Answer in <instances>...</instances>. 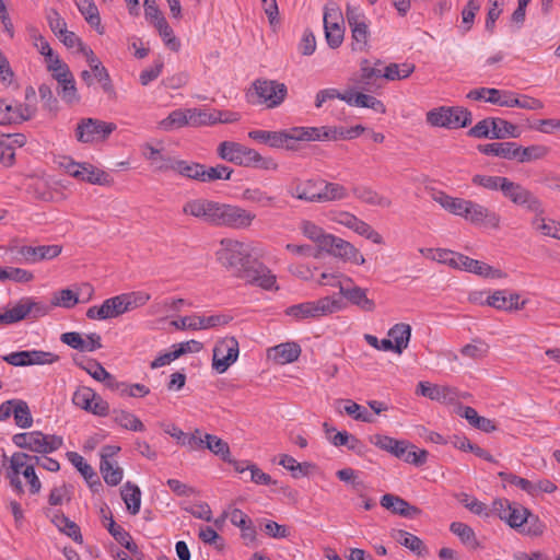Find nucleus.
Wrapping results in <instances>:
<instances>
[{
	"label": "nucleus",
	"mask_w": 560,
	"mask_h": 560,
	"mask_svg": "<svg viewBox=\"0 0 560 560\" xmlns=\"http://www.w3.org/2000/svg\"><path fill=\"white\" fill-rule=\"evenodd\" d=\"M217 252L219 262L232 275L248 284L270 290L276 284V276L265 265L252 260V246L233 238H223Z\"/></svg>",
	"instance_id": "1"
},
{
	"label": "nucleus",
	"mask_w": 560,
	"mask_h": 560,
	"mask_svg": "<svg viewBox=\"0 0 560 560\" xmlns=\"http://www.w3.org/2000/svg\"><path fill=\"white\" fill-rule=\"evenodd\" d=\"M471 183L487 190L500 191L503 198L526 211H540V198L523 184L509 177L476 174Z\"/></svg>",
	"instance_id": "2"
},
{
	"label": "nucleus",
	"mask_w": 560,
	"mask_h": 560,
	"mask_svg": "<svg viewBox=\"0 0 560 560\" xmlns=\"http://www.w3.org/2000/svg\"><path fill=\"white\" fill-rule=\"evenodd\" d=\"M220 159L243 167L277 171L279 164L270 156H262L256 150L234 141H223L217 148Z\"/></svg>",
	"instance_id": "3"
},
{
	"label": "nucleus",
	"mask_w": 560,
	"mask_h": 560,
	"mask_svg": "<svg viewBox=\"0 0 560 560\" xmlns=\"http://www.w3.org/2000/svg\"><path fill=\"white\" fill-rule=\"evenodd\" d=\"M288 96V88L277 80L256 79L247 91V101L252 104L266 105L267 108L280 106Z\"/></svg>",
	"instance_id": "4"
},
{
	"label": "nucleus",
	"mask_w": 560,
	"mask_h": 560,
	"mask_svg": "<svg viewBox=\"0 0 560 560\" xmlns=\"http://www.w3.org/2000/svg\"><path fill=\"white\" fill-rule=\"evenodd\" d=\"M342 306L343 302L341 299L325 296L316 301L291 305L285 310V314L298 320L317 318L338 312Z\"/></svg>",
	"instance_id": "5"
},
{
	"label": "nucleus",
	"mask_w": 560,
	"mask_h": 560,
	"mask_svg": "<svg viewBox=\"0 0 560 560\" xmlns=\"http://www.w3.org/2000/svg\"><path fill=\"white\" fill-rule=\"evenodd\" d=\"M12 441L20 448L39 454H50L63 444L61 436L44 434L42 431L18 433L13 435Z\"/></svg>",
	"instance_id": "6"
},
{
	"label": "nucleus",
	"mask_w": 560,
	"mask_h": 560,
	"mask_svg": "<svg viewBox=\"0 0 560 560\" xmlns=\"http://www.w3.org/2000/svg\"><path fill=\"white\" fill-rule=\"evenodd\" d=\"M427 121L434 127L458 129L471 124V113L460 106H441L427 113Z\"/></svg>",
	"instance_id": "7"
},
{
	"label": "nucleus",
	"mask_w": 560,
	"mask_h": 560,
	"mask_svg": "<svg viewBox=\"0 0 560 560\" xmlns=\"http://www.w3.org/2000/svg\"><path fill=\"white\" fill-rule=\"evenodd\" d=\"M213 225L234 230H246L256 219V214L234 205L218 202Z\"/></svg>",
	"instance_id": "8"
},
{
	"label": "nucleus",
	"mask_w": 560,
	"mask_h": 560,
	"mask_svg": "<svg viewBox=\"0 0 560 560\" xmlns=\"http://www.w3.org/2000/svg\"><path fill=\"white\" fill-rule=\"evenodd\" d=\"M346 19L351 30V49L353 51L369 50L370 30L364 12L359 7L348 4L346 8Z\"/></svg>",
	"instance_id": "9"
},
{
	"label": "nucleus",
	"mask_w": 560,
	"mask_h": 560,
	"mask_svg": "<svg viewBox=\"0 0 560 560\" xmlns=\"http://www.w3.org/2000/svg\"><path fill=\"white\" fill-rule=\"evenodd\" d=\"M114 122L96 118H82L75 128V139L81 143H93L106 140L116 130Z\"/></svg>",
	"instance_id": "10"
},
{
	"label": "nucleus",
	"mask_w": 560,
	"mask_h": 560,
	"mask_svg": "<svg viewBox=\"0 0 560 560\" xmlns=\"http://www.w3.org/2000/svg\"><path fill=\"white\" fill-rule=\"evenodd\" d=\"M75 407L98 417L109 415V405L91 387L79 386L72 395Z\"/></svg>",
	"instance_id": "11"
},
{
	"label": "nucleus",
	"mask_w": 560,
	"mask_h": 560,
	"mask_svg": "<svg viewBox=\"0 0 560 560\" xmlns=\"http://www.w3.org/2000/svg\"><path fill=\"white\" fill-rule=\"evenodd\" d=\"M40 457L22 452L14 453L10 458V468L20 475V468H24L22 475L30 483L31 493H38L42 483L35 472V465L39 464Z\"/></svg>",
	"instance_id": "12"
},
{
	"label": "nucleus",
	"mask_w": 560,
	"mask_h": 560,
	"mask_svg": "<svg viewBox=\"0 0 560 560\" xmlns=\"http://www.w3.org/2000/svg\"><path fill=\"white\" fill-rule=\"evenodd\" d=\"M238 357V342L235 338H225L213 348L212 368L220 374L224 373Z\"/></svg>",
	"instance_id": "13"
},
{
	"label": "nucleus",
	"mask_w": 560,
	"mask_h": 560,
	"mask_svg": "<svg viewBox=\"0 0 560 560\" xmlns=\"http://www.w3.org/2000/svg\"><path fill=\"white\" fill-rule=\"evenodd\" d=\"M11 254L16 253L20 255V260L25 264H36L42 260H50L58 257L62 252V246L39 245V246H12L9 247Z\"/></svg>",
	"instance_id": "14"
},
{
	"label": "nucleus",
	"mask_w": 560,
	"mask_h": 560,
	"mask_svg": "<svg viewBox=\"0 0 560 560\" xmlns=\"http://www.w3.org/2000/svg\"><path fill=\"white\" fill-rule=\"evenodd\" d=\"M492 512L511 527L517 528L527 521L528 510L518 503H512L508 499H495L492 502Z\"/></svg>",
	"instance_id": "15"
},
{
	"label": "nucleus",
	"mask_w": 560,
	"mask_h": 560,
	"mask_svg": "<svg viewBox=\"0 0 560 560\" xmlns=\"http://www.w3.org/2000/svg\"><path fill=\"white\" fill-rule=\"evenodd\" d=\"M65 167L70 176L90 184L109 185L112 182L109 175L106 172L97 170L88 163L80 164L70 161L68 164H66Z\"/></svg>",
	"instance_id": "16"
},
{
	"label": "nucleus",
	"mask_w": 560,
	"mask_h": 560,
	"mask_svg": "<svg viewBox=\"0 0 560 560\" xmlns=\"http://www.w3.org/2000/svg\"><path fill=\"white\" fill-rule=\"evenodd\" d=\"M450 266L453 268H457L460 270H465L468 272H472L478 276H482L486 278H502L503 273L499 269H494L488 264L472 259L463 254L456 253V256H453V260H450Z\"/></svg>",
	"instance_id": "17"
},
{
	"label": "nucleus",
	"mask_w": 560,
	"mask_h": 560,
	"mask_svg": "<svg viewBox=\"0 0 560 560\" xmlns=\"http://www.w3.org/2000/svg\"><path fill=\"white\" fill-rule=\"evenodd\" d=\"M320 252H326L329 255L343 260H351L359 265H362L365 261L364 257L359 255L358 250L351 243L332 234H330L328 240L324 243Z\"/></svg>",
	"instance_id": "18"
},
{
	"label": "nucleus",
	"mask_w": 560,
	"mask_h": 560,
	"mask_svg": "<svg viewBox=\"0 0 560 560\" xmlns=\"http://www.w3.org/2000/svg\"><path fill=\"white\" fill-rule=\"evenodd\" d=\"M416 394L442 404H454L460 398L457 388L446 385H436L429 382H420Z\"/></svg>",
	"instance_id": "19"
},
{
	"label": "nucleus",
	"mask_w": 560,
	"mask_h": 560,
	"mask_svg": "<svg viewBox=\"0 0 560 560\" xmlns=\"http://www.w3.org/2000/svg\"><path fill=\"white\" fill-rule=\"evenodd\" d=\"M463 218L472 224H486L492 229L500 228V215L487 207L468 200Z\"/></svg>",
	"instance_id": "20"
},
{
	"label": "nucleus",
	"mask_w": 560,
	"mask_h": 560,
	"mask_svg": "<svg viewBox=\"0 0 560 560\" xmlns=\"http://www.w3.org/2000/svg\"><path fill=\"white\" fill-rule=\"evenodd\" d=\"M341 13L336 8H326L324 12V30L327 44L330 48H338L345 36V28L339 23Z\"/></svg>",
	"instance_id": "21"
},
{
	"label": "nucleus",
	"mask_w": 560,
	"mask_h": 560,
	"mask_svg": "<svg viewBox=\"0 0 560 560\" xmlns=\"http://www.w3.org/2000/svg\"><path fill=\"white\" fill-rule=\"evenodd\" d=\"M229 318L225 315H211L208 317L192 315L184 316L177 320H173L171 324L179 330L190 329L200 330L217 327L219 325L228 324Z\"/></svg>",
	"instance_id": "22"
},
{
	"label": "nucleus",
	"mask_w": 560,
	"mask_h": 560,
	"mask_svg": "<svg viewBox=\"0 0 560 560\" xmlns=\"http://www.w3.org/2000/svg\"><path fill=\"white\" fill-rule=\"evenodd\" d=\"M318 188L319 179H301L295 177L288 185L287 192L292 198L303 200L306 202L318 203Z\"/></svg>",
	"instance_id": "23"
},
{
	"label": "nucleus",
	"mask_w": 560,
	"mask_h": 560,
	"mask_svg": "<svg viewBox=\"0 0 560 560\" xmlns=\"http://www.w3.org/2000/svg\"><path fill=\"white\" fill-rule=\"evenodd\" d=\"M122 314L125 311L119 295L106 299L102 305L91 306L86 311V317L96 320L116 318Z\"/></svg>",
	"instance_id": "24"
},
{
	"label": "nucleus",
	"mask_w": 560,
	"mask_h": 560,
	"mask_svg": "<svg viewBox=\"0 0 560 560\" xmlns=\"http://www.w3.org/2000/svg\"><path fill=\"white\" fill-rule=\"evenodd\" d=\"M60 340L81 352H93L102 348V338L96 332L88 335L85 339L77 331L65 332L61 335Z\"/></svg>",
	"instance_id": "25"
},
{
	"label": "nucleus",
	"mask_w": 560,
	"mask_h": 560,
	"mask_svg": "<svg viewBox=\"0 0 560 560\" xmlns=\"http://www.w3.org/2000/svg\"><path fill=\"white\" fill-rule=\"evenodd\" d=\"M218 202L207 199H191L183 206V213L202 219L213 225Z\"/></svg>",
	"instance_id": "26"
},
{
	"label": "nucleus",
	"mask_w": 560,
	"mask_h": 560,
	"mask_svg": "<svg viewBox=\"0 0 560 560\" xmlns=\"http://www.w3.org/2000/svg\"><path fill=\"white\" fill-rule=\"evenodd\" d=\"M381 505L404 517L415 518L421 514V510L415 505H411L405 499L395 494H384L381 498Z\"/></svg>",
	"instance_id": "27"
},
{
	"label": "nucleus",
	"mask_w": 560,
	"mask_h": 560,
	"mask_svg": "<svg viewBox=\"0 0 560 560\" xmlns=\"http://www.w3.org/2000/svg\"><path fill=\"white\" fill-rule=\"evenodd\" d=\"M145 159L150 162L154 172L165 173L174 171L176 158L165 153L163 150L155 149L152 145L147 144L144 151Z\"/></svg>",
	"instance_id": "28"
},
{
	"label": "nucleus",
	"mask_w": 560,
	"mask_h": 560,
	"mask_svg": "<svg viewBox=\"0 0 560 560\" xmlns=\"http://www.w3.org/2000/svg\"><path fill=\"white\" fill-rule=\"evenodd\" d=\"M486 305L511 312L523 308L524 302L520 303V295L516 293L508 295L505 290H497L487 298Z\"/></svg>",
	"instance_id": "29"
},
{
	"label": "nucleus",
	"mask_w": 560,
	"mask_h": 560,
	"mask_svg": "<svg viewBox=\"0 0 560 560\" xmlns=\"http://www.w3.org/2000/svg\"><path fill=\"white\" fill-rule=\"evenodd\" d=\"M340 294L365 312H372L375 308V303L366 296V290L354 285L353 282L341 285Z\"/></svg>",
	"instance_id": "30"
},
{
	"label": "nucleus",
	"mask_w": 560,
	"mask_h": 560,
	"mask_svg": "<svg viewBox=\"0 0 560 560\" xmlns=\"http://www.w3.org/2000/svg\"><path fill=\"white\" fill-rule=\"evenodd\" d=\"M301 354V347L296 342H284L268 350V357L278 364H288L296 361Z\"/></svg>",
	"instance_id": "31"
},
{
	"label": "nucleus",
	"mask_w": 560,
	"mask_h": 560,
	"mask_svg": "<svg viewBox=\"0 0 560 560\" xmlns=\"http://www.w3.org/2000/svg\"><path fill=\"white\" fill-rule=\"evenodd\" d=\"M248 137L254 141L268 144L275 149H283L284 142L290 139L289 130L269 131L256 129L249 131Z\"/></svg>",
	"instance_id": "32"
},
{
	"label": "nucleus",
	"mask_w": 560,
	"mask_h": 560,
	"mask_svg": "<svg viewBox=\"0 0 560 560\" xmlns=\"http://www.w3.org/2000/svg\"><path fill=\"white\" fill-rule=\"evenodd\" d=\"M534 213V218L530 221L532 226L541 233L545 236H550L557 240H560V223L551 220L545 219L542 215L545 213L544 203L540 200V211H530Z\"/></svg>",
	"instance_id": "33"
},
{
	"label": "nucleus",
	"mask_w": 560,
	"mask_h": 560,
	"mask_svg": "<svg viewBox=\"0 0 560 560\" xmlns=\"http://www.w3.org/2000/svg\"><path fill=\"white\" fill-rule=\"evenodd\" d=\"M318 203L340 201L349 197L348 189L338 183L319 179Z\"/></svg>",
	"instance_id": "34"
},
{
	"label": "nucleus",
	"mask_w": 560,
	"mask_h": 560,
	"mask_svg": "<svg viewBox=\"0 0 560 560\" xmlns=\"http://www.w3.org/2000/svg\"><path fill=\"white\" fill-rule=\"evenodd\" d=\"M353 196L370 206H377L381 208H389L392 200L383 195H380L373 188L366 185H355L352 187Z\"/></svg>",
	"instance_id": "35"
},
{
	"label": "nucleus",
	"mask_w": 560,
	"mask_h": 560,
	"mask_svg": "<svg viewBox=\"0 0 560 560\" xmlns=\"http://www.w3.org/2000/svg\"><path fill=\"white\" fill-rule=\"evenodd\" d=\"M478 150L486 155L514 160L515 150H518V144L515 142H492L487 144H479Z\"/></svg>",
	"instance_id": "36"
},
{
	"label": "nucleus",
	"mask_w": 560,
	"mask_h": 560,
	"mask_svg": "<svg viewBox=\"0 0 560 560\" xmlns=\"http://www.w3.org/2000/svg\"><path fill=\"white\" fill-rule=\"evenodd\" d=\"M75 5L84 16L86 23L90 24V26H92L98 34H103L105 30L102 25L96 4L92 0H75Z\"/></svg>",
	"instance_id": "37"
},
{
	"label": "nucleus",
	"mask_w": 560,
	"mask_h": 560,
	"mask_svg": "<svg viewBox=\"0 0 560 560\" xmlns=\"http://www.w3.org/2000/svg\"><path fill=\"white\" fill-rule=\"evenodd\" d=\"M433 200L438 202L443 209L454 215L463 218L465 207L468 200L463 198L452 197L443 191L434 192L432 196Z\"/></svg>",
	"instance_id": "38"
},
{
	"label": "nucleus",
	"mask_w": 560,
	"mask_h": 560,
	"mask_svg": "<svg viewBox=\"0 0 560 560\" xmlns=\"http://www.w3.org/2000/svg\"><path fill=\"white\" fill-rule=\"evenodd\" d=\"M459 416L465 418L470 425L483 432L489 433L497 429L493 420L479 416L476 409L472 407H460Z\"/></svg>",
	"instance_id": "39"
},
{
	"label": "nucleus",
	"mask_w": 560,
	"mask_h": 560,
	"mask_svg": "<svg viewBox=\"0 0 560 560\" xmlns=\"http://www.w3.org/2000/svg\"><path fill=\"white\" fill-rule=\"evenodd\" d=\"M388 337L396 347V353L401 354L408 348L411 337V326L409 324L399 323L388 330Z\"/></svg>",
	"instance_id": "40"
},
{
	"label": "nucleus",
	"mask_w": 560,
	"mask_h": 560,
	"mask_svg": "<svg viewBox=\"0 0 560 560\" xmlns=\"http://www.w3.org/2000/svg\"><path fill=\"white\" fill-rule=\"evenodd\" d=\"M120 493L128 512L132 515L138 514L141 505L140 488L128 481L121 487Z\"/></svg>",
	"instance_id": "41"
},
{
	"label": "nucleus",
	"mask_w": 560,
	"mask_h": 560,
	"mask_svg": "<svg viewBox=\"0 0 560 560\" xmlns=\"http://www.w3.org/2000/svg\"><path fill=\"white\" fill-rule=\"evenodd\" d=\"M113 420L121 428L133 431L142 432L145 430L143 422L133 413L126 410H113Z\"/></svg>",
	"instance_id": "42"
},
{
	"label": "nucleus",
	"mask_w": 560,
	"mask_h": 560,
	"mask_svg": "<svg viewBox=\"0 0 560 560\" xmlns=\"http://www.w3.org/2000/svg\"><path fill=\"white\" fill-rule=\"evenodd\" d=\"M57 82L59 85L58 95L65 103L72 105L79 102L80 97L71 72L67 77L58 79Z\"/></svg>",
	"instance_id": "43"
},
{
	"label": "nucleus",
	"mask_w": 560,
	"mask_h": 560,
	"mask_svg": "<svg viewBox=\"0 0 560 560\" xmlns=\"http://www.w3.org/2000/svg\"><path fill=\"white\" fill-rule=\"evenodd\" d=\"M390 535L396 541H398L400 545L408 548L412 552L417 553L418 556H421L422 552L425 550L423 541L419 537L406 530L393 529Z\"/></svg>",
	"instance_id": "44"
},
{
	"label": "nucleus",
	"mask_w": 560,
	"mask_h": 560,
	"mask_svg": "<svg viewBox=\"0 0 560 560\" xmlns=\"http://www.w3.org/2000/svg\"><path fill=\"white\" fill-rule=\"evenodd\" d=\"M302 234L314 242L317 245L318 252L324 246V243L328 240L329 233H326L319 225L312 221L303 220L300 224Z\"/></svg>",
	"instance_id": "45"
},
{
	"label": "nucleus",
	"mask_w": 560,
	"mask_h": 560,
	"mask_svg": "<svg viewBox=\"0 0 560 560\" xmlns=\"http://www.w3.org/2000/svg\"><path fill=\"white\" fill-rule=\"evenodd\" d=\"M549 153V149L541 144H533L526 148L518 145L515 150V159L520 163H529L533 161L541 160Z\"/></svg>",
	"instance_id": "46"
},
{
	"label": "nucleus",
	"mask_w": 560,
	"mask_h": 560,
	"mask_svg": "<svg viewBox=\"0 0 560 560\" xmlns=\"http://www.w3.org/2000/svg\"><path fill=\"white\" fill-rule=\"evenodd\" d=\"M383 73L384 71L380 68L371 66L368 59H363L360 65L359 83L362 84L364 89L376 85L380 80L384 79Z\"/></svg>",
	"instance_id": "47"
},
{
	"label": "nucleus",
	"mask_w": 560,
	"mask_h": 560,
	"mask_svg": "<svg viewBox=\"0 0 560 560\" xmlns=\"http://www.w3.org/2000/svg\"><path fill=\"white\" fill-rule=\"evenodd\" d=\"M185 126H188L187 109H175L159 122V128L163 131H173Z\"/></svg>",
	"instance_id": "48"
},
{
	"label": "nucleus",
	"mask_w": 560,
	"mask_h": 560,
	"mask_svg": "<svg viewBox=\"0 0 560 560\" xmlns=\"http://www.w3.org/2000/svg\"><path fill=\"white\" fill-rule=\"evenodd\" d=\"M173 172L186 178L201 182V177L203 176V164L177 159Z\"/></svg>",
	"instance_id": "49"
},
{
	"label": "nucleus",
	"mask_w": 560,
	"mask_h": 560,
	"mask_svg": "<svg viewBox=\"0 0 560 560\" xmlns=\"http://www.w3.org/2000/svg\"><path fill=\"white\" fill-rule=\"evenodd\" d=\"M206 448L214 455L220 456L224 462H232L230 458L231 453L229 444L217 435L209 433L205 434V450Z\"/></svg>",
	"instance_id": "50"
},
{
	"label": "nucleus",
	"mask_w": 560,
	"mask_h": 560,
	"mask_svg": "<svg viewBox=\"0 0 560 560\" xmlns=\"http://www.w3.org/2000/svg\"><path fill=\"white\" fill-rule=\"evenodd\" d=\"M450 530L456 535L463 544L476 549L479 547L474 529L465 523L453 522L450 526Z\"/></svg>",
	"instance_id": "51"
},
{
	"label": "nucleus",
	"mask_w": 560,
	"mask_h": 560,
	"mask_svg": "<svg viewBox=\"0 0 560 560\" xmlns=\"http://www.w3.org/2000/svg\"><path fill=\"white\" fill-rule=\"evenodd\" d=\"M188 126L200 127L215 124L214 109L187 108Z\"/></svg>",
	"instance_id": "52"
},
{
	"label": "nucleus",
	"mask_w": 560,
	"mask_h": 560,
	"mask_svg": "<svg viewBox=\"0 0 560 560\" xmlns=\"http://www.w3.org/2000/svg\"><path fill=\"white\" fill-rule=\"evenodd\" d=\"M100 470L104 481L109 486H117L122 480L124 470L116 463L110 460H101Z\"/></svg>",
	"instance_id": "53"
},
{
	"label": "nucleus",
	"mask_w": 560,
	"mask_h": 560,
	"mask_svg": "<svg viewBox=\"0 0 560 560\" xmlns=\"http://www.w3.org/2000/svg\"><path fill=\"white\" fill-rule=\"evenodd\" d=\"M125 313L133 311L138 307L145 305L151 295L143 291H136L130 293L119 294Z\"/></svg>",
	"instance_id": "54"
},
{
	"label": "nucleus",
	"mask_w": 560,
	"mask_h": 560,
	"mask_svg": "<svg viewBox=\"0 0 560 560\" xmlns=\"http://www.w3.org/2000/svg\"><path fill=\"white\" fill-rule=\"evenodd\" d=\"M339 404H345L343 411L352 417L357 421H362L366 423L374 422V417L371 412H369L361 405L350 400V399H341L338 401Z\"/></svg>",
	"instance_id": "55"
},
{
	"label": "nucleus",
	"mask_w": 560,
	"mask_h": 560,
	"mask_svg": "<svg viewBox=\"0 0 560 560\" xmlns=\"http://www.w3.org/2000/svg\"><path fill=\"white\" fill-rule=\"evenodd\" d=\"M415 69L416 67L413 63H389L384 68L383 77L389 81L402 80L408 78L415 71Z\"/></svg>",
	"instance_id": "56"
},
{
	"label": "nucleus",
	"mask_w": 560,
	"mask_h": 560,
	"mask_svg": "<svg viewBox=\"0 0 560 560\" xmlns=\"http://www.w3.org/2000/svg\"><path fill=\"white\" fill-rule=\"evenodd\" d=\"M13 417L15 424L20 428L26 429L32 427L33 417L30 410V407L26 401L21 399H15Z\"/></svg>",
	"instance_id": "57"
},
{
	"label": "nucleus",
	"mask_w": 560,
	"mask_h": 560,
	"mask_svg": "<svg viewBox=\"0 0 560 560\" xmlns=\"http://www.w3.org/2000/svg\"><path fill=\"white\" fill-rule=\"evenodd\" d=\"M508 137L518 138V127L502 118H494L492 128V139H505Z\"/></svg>",
	"instance_id": "58"
},
{
	"label": "nucleus",
	"mask_w": 560,
	"mask_h": 560,
	"mask_svg": "<svg viewBox=\"0 0 560 560\" xmlns=\"http://www.w3.org/2000/svg\"><path fill=\"white\" fill-rule=\"evenodd\" d=\"M30 315V307H27L25 298L22 299L12 308L5 311L0 315V322L5 324H13L20 322Z\"/></svg>",
	"instance_id": "59"
},
{
	"label": "nucleus",
	"mask_w": 560,
	"mask_h": 560,
	"mask_svg": "<svg viewBox=\"0 0 560 560\" xmlns=\"http://www.w3.org/2000/svg\"><path fill=\"white\" fill-rule=\"evenodd\" d=\"M289 136L300 141H323L322 127H293Z\"/></svg>",
	"instance_id": "60"
},
{
	"label": "nucleus",
	"mask_w": 560,
	"mask_h": 560,
	"mask_svg": "<svg viewBox=\"0 0 560 560\" xmlns=\"http://www.w3.org/2000/svg\"><path fill=\"white\" fill-rule=\"evenodd\" d=\"M233 170L226 165L218 164L215 166L206 167L203 165V176L201 177L202 183H211L215 180H229Z\"/></svg>",
	"instance_id": "61"
},
{
	"label": "nucleus",
	"mask_w": 560,
	"mask_h": 560,
	"mask_svg": "<svg viewBox=\"0 0 560 560\" xmlns=\"http://www.w3.org/2000/svg\"><path fill=\"white\" fill-rule=\"evenodd\" d=\"M481 8V0H468L467 4L462 10V25L460 30L463 33H467L471 30L475 16Z\"/></svg>",
	"instance_id": "62"
},
{
	"label": "nucleus",
	"mask_w": 560,
	"mask_h": 560,
	"mask_svg": "<svg viewBox=\"0 0 560 560\" xmlns=\"http://www.w3.org/2000/svg\"><path fill=\"white\" fill-rule=\"evenodd\" d=\"M34 279L33 272L15 267H3L0 268V280H12L19 283H26Z\"/></svg>",
	"instance_id": "63"
},
{
	"label": "nucleus",
	"mask_w": 560,
	"mask_h": 560,
	"mask_svg": "<svg viewBox=\"0 0 560 560\" xmlns=\"http://www.w3.org/2000/svg\"><path fill=\"white\" fill-rule=\"evenodd\" d=\"M245 200L258 203L261 207H270L275 203L276 198L269 196L267 192L259 188H247L243 192Z\"/></svg>",
	"instance_id": "64"
}]
</instances>
